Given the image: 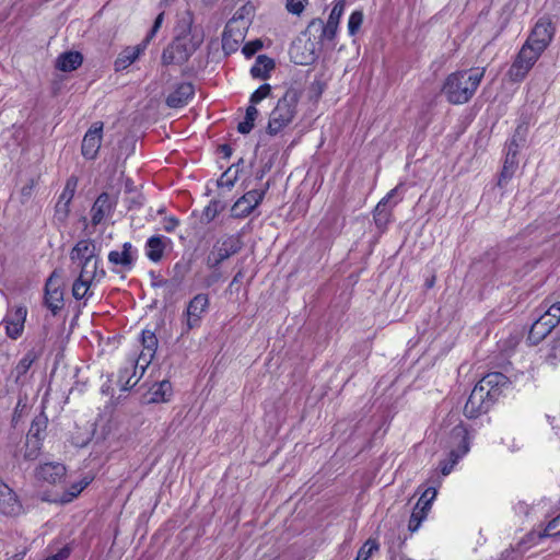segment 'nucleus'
<instances>
[{"mask_svg": "<svg viewBox=\"0 0 560 560\" xmlns=\"http://www.w3.org/2000/svg\"><path fill=\"white\" fill-rule=\"evenodd\" d=\"M486 69L459 70L448 74L443 83L442 93L448 103L462 105L468 103L479 88Z\"/></svg>", "mask_w": 560, "mask_h": 560, "instance_id": "obj_1", "label": "nucleus"}, {"mask_svg": "<svg viewBox=\"0 0 560 560\" xmlns=\"http://www.w3.org/2000/svg\"><path fill=\"white\" fill-rule=\"evenodd\" d=\"M303 96V89L298 84H291L278 98L269 114L266 132L275 137L289 127L299 113V104Z\"/></svg>", "mask_w": 560, "mask_h": 560, "instance_id": "obj_2", "label": "nucleus"}, {"mask_svg": "<svg viewBox=\"0 0 560 560\" xmlns=\"http://www.w3.org/2000/svg\"><path fill=\"white\" fill-rule=\"evenodd\" d=\"M470 440V433L465 425L458 424L452 429L450 435L451 451L439 465L442 475H448L458 460L469 452Z\"/></svg>", "mask_w": 560, "mask_h": 560, "instance_id": "obj_3", "label": "nucleus"}, {"mask_svg": "<svg viewBox=\"0 0 560 560\" xmlns=\"http://www.w3.org/2000/svg\"><path fill=\"white\" fill-rule=\"evenodd\" d=\"M202 39L195 38V36H179L176 37L162 52V63L183 65L200 46Z\"/></svg>", "mask_w": 560, "mask_h": 560, "instance_id": "obj_4", "label": "nucleus"}, {"mask_svg": "<svg viewBox=\"0 0 560 560\" xmlns=\"http://www.w3.org/2000/svg\"><path fill=\"white\" fill-rule=\"evenodd\" d=\"M164 21V12H161L154 20V23L144 37V39L136 46L125 47L117 56L114 68L115 71L119 72L131 66L147 49L150 42L154 38Z\"/></svg>", "mask_w": 560, "mask_h": 560, "instance_id": "obj_5", "label": "nucleus"}, {"mask_svg": "<svg viewBox=\"0 0 560 560\" xmlns=\"http://www.w3.org/2000/svg\"><path fill=\"white\" fill-rule=\"evenodd\" d=\"M542 54L524 43L516 54L506 75L512 82L523 81Z\"/></svg>", "mask_w": 560, "mask_h": 560, "instance_id": "obj_6", "label": "nucleus"}, {"mask_svg": "<svg viewBox=\"0 0 560 560\" xmlns=\"http://www.w3.org/2000/svg\"><path fill=\"white\" fill-rule=\"evenodd\" d=\"M210 301L208 294L199 293L195 295L187 304L183 313L180 337L187 335L190 330L199 328L203 316L209 310Z\"/></svg>", "mask_w": 560, "mask_h": 560, "instance_id": "obj_7", "label": "nucleus"}, {"mask_svg": "<svg viewBox=\"0 0 560 560\" xmlns=\"http://www.w3.org/2000/svg\"><path fill=\"white\" fill-rule=\"evenodd\" d=\"M243 248V241L240 234L223 236L213 245L212 250L207 256V266L210 269H218L219 266L237 254Z\"/></svg>", "mask_w": 560, "mask_h": 560, "instance_id": "obj_8", "label": "nucleus"}, {"mask_svg": "<svg viewBox=\"0 0 560 560\" xmlns=\"http://www.w3.org/2000/svg\"><path fill=\"white\" fill-rule=\"evenodd\" d=\"M345 0H339L334 5L326 23L322 19H314L307 26V32L319 33L320 42L332 40L336 37L339 21L345 10Z\"/></svg>", "mask_w": 560, "mask_h": 560, "instance_id": "obj_9", "label": "nucleus"}, {"mask_svg": "<svg viewBox=\"0 0 560 560\" xmlns=\"http://www.w3.org/2000/svg\"><path fill=\"white\" fill-rule=\"evenodd\" d=\"M555 34L556 25L551 18L544 15L537 20L525 43L529 44L542 54L551 44Z\"/></svg>", "mask_w": 560, "mask_h": 560, "instance_id": "obj_10", "label": "nucleus"}, {"mask_svg": "<svg viewBox=\"0 0 560 560\" xmlns=\"http://www.w3.org/2000/svg\"><path fill=\"white\" fill-rule=\"evenodd\" d=\"M270 188L269 180L262 188L252 189L240 197L231 208V217L242 219L248 217L264 200L266 192Z\"/></svg>", "mask_w": 560, "mask_h": 560, "instance_id": "obj_11", "label": "nucleus"}, {"mask_svg": "<svg viewBox=\"0 0 560 560\" xmlns=\"http://www.w3.org/2000/svg\"><path fill=\"white\" fill-rule=\"evenodd\" d=\"M107 258L114 273L131 271L138 259V249L130 242H125L121 249L110 250Z\"/></svg>", "mask_w": 560, "mask_h": 560, "instance_id": "obj_12", "label": "nucleus"}, {"mask_svg": "<svg viewBox=\"0 0 560 560\" xmlns=\"http://www.w3.org/2000/svg\"><path fill=\"white\" fill-rule=\"evenodd\" d=\"M320 50V40H312L311 38L293 42L289 54L291 60L296 65L308 66L316 61Z\"/></svg>", "mask_w": 560, "mask_h": 560, "instance_id": "obj_13", "label": "nucleus"}, {"mask_svg": "<svg viewBox=\"0 0 560 560\" xmlns=\"http://www.w3.org/2000/svg\"><path fill=\"white\" fill-rule=\"evenodd\" d=\"M494 401L495 400L488 396L486 392H482V389L476 385L464 406V415L467 418H477L486 413Z\"/></svg>", "mask_w": 560, "mask_h": 560, "instance_id": "obj_14", "label": "nucleus"}, {"mask_svg": "<svg viewBox=\"0 0 560 560\" xmlns=\"http://www.w3.org/2000/svg\"><path fill=\"white\" fill-rule=\"evenodd\" d=\"M248 26L229 20L222 34V49L226 55L235 52L245 39Z\"/></svg>", "mask_w": 560, "mask_h": 560, "instance_id": "obj_15", "label": "nucleus"}, {"mask_svg": "<svg viewBox=\"0 0 560 560\" xmlns=\"http://www.w3.org/2000/svg\"><path fill=\"white\" fill-rule=\"evenodd\" d=\"M117 195L102 192L91 208V222L94 226L101 224L106 218L114 213L117 206Z\"/></svg>", "mask_w": 560, "mask_h": 560, "instance_id": "obj_16", "label": "nucleus"}, {"mask_svg": "<svg viewBox=\"0 0 560 560\" xmlns=\"http://www.w3.org/2000/svg\"><path fill=\"white\" fill-rule=\"evenodd\" d=\"M26 316L27 310L25 306H16L8 310L1 323L5 327V334L9 338L16 340L22 336Z\"/></svg>", "mask_w": 560, "mask_h": 560, "instance_id": "obj_17", "label": "nucleus"}, {"mask_svg": "<svg viewBox=\"0 0 560 560\" xmlns=\"http://www.w3.org/2000/svg\"><path fill=\"white\" fill-rule=\"evenodd\" d=\"M102 138L103 122L96 121L89 128L82 140L81 153L85 159L94 160L97 156Z\"/></svg>", "mask_w": 560, "mask_h": 560, "instance_id": "obj_18", "label": "nucleus"}, {"mask_svg": "<svg viewBox=\"0 0 560 560\" xmlns=\"http://www.w3.org/2000/svg\"><path fill=\"white\" fill-rule=\"evenodd\" d=\"M54 271L45 283V305L56 315L63 307V291Z\"/></svg>", "mask_w": 560, "mask_h": 560, "instance_id": "obj_19", "label": "nucleus"}, {"mask_svg": "<svg viewBox=\"0 0 560 560\" xmlns=\"http://www.w3.org/2000/svg\"><path fill=\"white\" fill-rule=\"evenodd\" d=\"M23 512V505L12 488L0 480V514L18 516Z\"/></svg>", "mask_w": 560, "mask_h": 560, "instance_id": "obj_20", "label": "nucleus"}, {"mask_svg": "<svg viewBox=\"0 0 560 560\" xmlns=\"http://www.w3.org/2000/svg\"><path fill=\"white\" fill-rule=\"evenodd\" d=\"M509 384V378L503 373L491 372L485 375L476 385L493 400H497Z\"/></svg>", "mask_w": 560, "mask_h": 560, "instance_id": "obj_21", "label": "nucleus"}, {"mask_svg": "<svg viewBox=\"0 0 560 560\" xmlns=\"http://www.w3.org/2000/svg\"><path fill=\"white\" fill-rule=\"evenodd\" d=\"M70 260L77 266L86 262H92L95 259H100L96 254V245L92 240H80L75 243L69 254Z\"/></svg>", "mask_w": 560, "mask_h": 560, "instance_id": "obj_22", "label": "nucleus"}, {"mask_svg": "<svg viewBox=\"0 0 560 560\" xmlns=\"http://www.w3.org/2000/svg\"><path fill=\"white\" fill-rule=\"evenodd\" d=\"M141 343L143 349L136 361L137 364H140L141 372L143 373L158 349L159 341L154 331L144 329L141 335Z\"/></svg>", "mask_w": 560, "mask_h": 560, "instance_id": "obj_23", "label": "nucleus"}, {"mask_svg": "<svg viewBox=\"0 0 560 560\" xmlns=\"http://www.w3.org/2000/svg\"><path fill=\"white\" fill-rule=\"evenodd\" d=\"M195 95V86L190 82H183L176 85L173 92L166 97V105L170 108H182L188 104V102Z\"/></svg>", "mask_w": 560, "mask_h": 560, "instance_id": "obj_24", "label": "nucleus"}, {"mask_svg": "<svg viewBox=\"0 0 560 560\" xmlns=\"http://www.w3.org/2000/svg\"><path fill=\"white\" fill-rule=\"evenodd\" d=\"M66 476V467L60 463H45L36 469V478L55 485Z\"/></svg>", "mask_w": 560, "mask_h": 560, "instance_id": "obj_25", "label": "nucleus"}, {"mask_svg": "<svg viewBox=\"0 0 560 560\" xmlns=\"http://www.w3.org/2000/svg\"><path fill=\"white\" fill-rule=\"evenodd\" d=\"M171 244V240L163 235H152L145 242V256L152 262H159L164 255V250Z\"/></svg>", "mask_w": 560, "mask_h": 560, "instance_id": "obj_26", "label": "nucleus"}, {"mask_svg": "<svg viewBox=\"0 0 560 560\" xmlns=\"http://www.w3.org/2000/svg\"><path fill=\"white\" fill-rule=\"evenodd\" d=\"M401 185L393 188L375 207L373 218L378 229H385L389 222L390 211L386 208L390 199H393L400 189Z\"/></svg>", "mask_w": 560, "mask_h": 560, "instance_id": "obj_27", "label": "nucleus"}, {"mask_svg": "<svg viewBox=\"0 0 560 560\" xmlns=\"http://www.w3.org/2000/svg\"><path fill=\"white\" fill-rule=\"evenodd\" d=\"M83 62V56L79 51H66L58 56L56 68L62 72L78 69Z\"/></svg>", "mask_w": 560, "mask_h": 560, "instance_id": "obj_28", "label": "nucleus"}, {"mask_svg": "<svg viewBox=\"0 0 560 560\" xmlns=\"http://www.w3.org/2000/svg\"><path fill=\"white\" fill-rule=\"evenodd\" d=\"M275 68L273 59L266 55H259L254 66L250 68V74L255 79L266 80L269 78L271 70Z\"/></svg>", "mask_w": 560, "mask_h": 560, "instance_id": "obj_29", "label": "nucleus"}, {"mask_svg": "<svg viewBox=\"0 0 560 560\" xmlns=\"http://www.w3.org/2000/svg\"><path fill=\"white\" fill-rule=\"evenodd\" d=\"M38 359V354L34 350L27 351L14 368L15 383L24 384L25 376L32 364Z\"/></svg>", "mask_w": 560, "mask_h": 560, "instance_id": "obj_30", "label": "nucleus"}, {"mask_svg": "<svg viewBox=\"0 0 560 560\" xmlns=\"http://www.w3.org/2000/svg\"><path fill=\"white\" fill-rule=\"evenodd\" d=\"M138 366H140V364H137V361L132 360L127 366L119 370L118 383L122 390H129L138 383L139 377L133 381Z\"/></svg>", "mask_w": 560, "mask_h": 560, "instance_id": "obj_31", "label": "nucleus"}, {"mask_svg": "<svg viewBox=\"0 0 560 560\" xmlns=\"http://www.w3.org/2000/svg\"><path fill=\"white\" fill-rule=\"evenodd\" d=\"M518 162L516 160V151L512 152L511 149H509L502 171L499 176L498 186L503 187L513 177Z\"/></svg>", "mask_w": 560, "mask_h": 560, "instance_id": "obj_32", "label": "nucleus"}, {"mask_svg": "<svg viewBox=\"0 0 560 560\" xmlns=\"http://www.w3.org/2000/svg\"><path fill=\"white\" fill-rule=\"evenodd\" d=\"M101 259H95L92 262H86L78 266L80 268L79 276L81 279H88V281L101 280L106 276L104 269H100Z\"/></svg>", "mask_w": 560, "mask_h": 560, "instance_id": "obj_33", "label": "nucleus"}, {"mask_svg": "<svg viewBox=\"0 0 560 560\" xmlns=\"http://www.w3.org/2000/svg\"><path fill=\"white\" fill-rule=\"evenodd\" d=\"M544 313L537 318L545 322V325L552 330L560 323V302H556L549 306L542 305Z\"/></svg>", "mask_w": 560, "mask_h": 560, "instance_id": "obj_34", "label": "nucleus"}, {"mask_svg": "<svg viewBox=\"0 0 560 560\" xmlns=\"http://www.w3.org/2000/svg\"><path fill=\"white\" fill-rule=\"evenodd\" d=\"M171 392L172 385L168 381L155 383L151 388L149 401L154 404L167 401L171 396Z\"/></svg>", "mask_w": 560, "mask_h": 560, "instance_id": "obj_35", "label": "nucleus"}, {"mask_svg": "<svg viewBox=\"0 0 560 560\" xmlns=\"http://www.w3.org/2000/svg\"><path fill=\"white\" fill-rule=\"evenodd\" d=\"M48 419L44 413L36 416L30 427V430L26 434L27 438H33L43 442L45 438V432L47 429Z\"/></svg>", "mask_w": 560, "mask_h": 560, "instance_id": "obj_36", "label": "nucleus"}, {"mask_svg": "<svg viewBox=\"0 0 560 560\" xmlns=\"http://www.w3.org/2000/svg\"><path fill=\"white\" fill-rule=\"evenodd\" d=\"M226 208V202L220 199H212L209 205L203 209L201 215L202 223H210L217 215H219Z\"/></svg>", "mask_w": 560, "mask_h": 560, "instance_id": "obj_37", "label": "nucleus"}, {"mask_svg": "<svg viewBox=\"0 0 560 560\" xmlns=\"http://www.w3.org/2000/svg\"><path fill=\"white\" fill-rule=\"evenodd\" d=\"M552 330H550L546 325L545 322H540L536 319L528 332L527 341L530 345H537L541 340H544Z\"/></svg>", "mask_w": 560, "mask_h": 560, "instance_id": "obj_38", "label": "nucleus"}, {"mask_svg": "<svg viewBox=\"0 0 560 560\" xmlns=\"http://www.w3.org/2000/svg\"><path fill=\"white\" fill-rule=\"evenodd\" d=\"M255 15V7L250 2L245 3L240 9L236 10V12L233 14V16L230 19L232 21H235L236 23H240L241 25L250 26L252 21Z\"/></svg>", "mask_w": 560, "mask_h": 560, "instance_id": "obj_39", "label": "nucleus"}, {"mask_svg": "<svg viewBox=\"0 0 560 560\" xmlns=\"http://www.w3.org/2000/svg\"><path fill=\"white\" fill-rule=\"evenodd\" d=\"M540 351L544 361L551 366H556L560 361V339L553 340Z\"/></svg>", "mask_w": 560, "mask_h": 560, "instance_id": "obj_40", "label": "nucleus"}, {"mask_svg": "<svg viewBox=\"0 0 560 560\" xmlns=\"http://www.w3.org/2000/svg\"><path fill=\"white\" fill-rule=\"evenodd\" d=\"M258 115H259L258 109L254 105H249L246 108L244 120L237 125V131L242 135L249 133L255 126V121H256Z\"/></svg>", "mask_w": 560, "mask_h": 560, "instance_id": "obj_41", "label": "nucleus"}, {"mask_svg": "<svg viewBox=\"0 0 560 560\" xmlns=\"http://www.w3.org/2000/svg\"><path fill=\"white\" fill-rule=\"evenodd\" d=\"M93 281H88V279H81L78 277L72 285V295L75 300L90 299L92 296L91 285Z\"/></svg>", "mask_w": 560, "mask_h": 560, "instance_id": "obj_42", "label": "nucleus"}, {"mask_svg": "<svg viewBox=\"0 0 560 560\" xmlns=\"http://www.w3.org/2000/svg\"><path fill=\"white\" fill-rule=\"evenodd\" d=\"M77 186H78V178L75 176H70L66 182V185L63 187L62 192L60 194V196L58 198V201L66 202V203L70 205L73 199Z\"/></svg>", "mask_w": 560, "mask_h": 560, "instance_id": "obj_43", "label": "nucleus"}, {"mask_svg": "<svg viewBox=\"0 0 560 560\" xmlns=\"http://www.w3.org/2000/svg\"><path fill=\"white\" fill-rule=\"evenodd\" d=\"M40 448H42V441L26 436L25 453H24L25 459H27V460L36 459L39 455Z\"/></svg>", "mask_w": 560, "mask_h": 560, "instance_id": "obj_44", "label": "nucleus"}, {"mask_svg": "<svg viewBox=\"0 0 560 560\" xmlns=\"http://www.w3.org/2000/svg\"><path fill=\"white\" fill-rule=\"evenodd\" d=\"M272 88L268 83L261 84L257 90H255L249 97V105H254L256 107L265 98L271 95Z\"/></svg>", "mask_w": 560, "mask_h": 560, "instance_id": "obj_45", "label": "nucleus"}, {"mask_svg": "<svg viewBox=\"0 0 560 560\" xmlns=\"http://www.w3.org/2000/svg\"><path fill=\"white\" fill-rule=\"evenodd\" d=\"M238 178V171H233V167H229L218 179L219 187H226L231 189Z\"/></svg>", "mask_w": 560, "mask_h": 560, "instance_id": "obj_46", "label": "nucleus"}, {"mask_svg": "<svg viewBox=\"0 0 560 560\" xmlns=\"http://www.w3.org/2000/svg\"><path fill=\"white\" fill-rule=\"evenodd\" d=\"M376 550H378V544L373 539H368L359 549L354 560H369Z\"/></svg>", "mask_w": 560, "mask_h": 560, "instance_id": "obj_47", "label": "nucleus"}, {"mask_svg": "<svg viewBox=\"0 0 560 560\" xmlns=\"http://www.w3.org/2000/svg\"><path fill=\"white\" fill-rule=\"evenodd\" d=\"M436 497V489L435 488H428L424 490L422 495L419 498L416 506L421 508L422 510L429 511L431 509L432 501Z\"/></svg>", "mask_w": 560, "mask_h": 560, "instance_id": "obj_48", "label": "nucleus"}, {"mask_svg": "<svg viewBox=\"0 0 560 560\" xmlns=\"http://www.w3.org/2000/svg\"><path fill=\"white\" fill-rule=\"evenodd\" d=\"M363 22V13L361 11H353L348 21V31L350 35H354Z\"/></svg>", "mask_w": 560, "mask_h": 560, "instance_id": "obj_49", "label": "nucleus"}, {"mask_svg": "<svg viewBox=\"0 0 560 560\" xmlns=\"http://www.w3.org/2000/svg\"><path fill=\"white\" fill-rule=\"evenodd\" d=\"M70 213V205L66 202H59L57 201L55 206V220L59 223H65L69 217Z\"/></svg>", "mask_w": 560, "mask_h": 560, "instance_id": "obj_50", "label": "nucleus"}, {"mask_svg": "<svg viewBox=\"0 0 560 560\" xmlns=\"http://www.w3.org/2000/svg\"><path fill=\"white\" fill-rule=\"evenodd\" d=\"M261 48H262V42L260 39H255V40L246 43L242 48V52L244 54V56L246 58H252Z\"/></svg>", "mask_w": 560, "mask_h": 560, "instance_id": "obj_51", "label": "nucleus"}, {"mask_svg": "<svg viewBox=\"0 0 560 560\" xmlns=\"http://www.w3.org/2000/svg\"><path fill=\"white\" fill-rule=\"evenodd\" d=\"M560 525V514L552 518L546 526L544 533L540 537H551V536H560V529L556 532V529Z\"/></svg>", "mask_w": 560, "mask_h": 560, "instance_id": "obj_52", "label": "nucleus"}, {"mask_svg": "<svg viewBox=\"0 0 560 560\" xmlns=\"http://www.w3.org/2000/svg\"><path fill=\"white\" fill-rule=\"evenodd\" d=\"M307 0H287L285 8L287 10L295 15H300L304 8Z\"/></svg>", "mask_w": 560, "mask_h": 560, "instance_id": "obj_53", "label": "nucleus"}, {"mask_svg": "<svg viewBox=\"0 0 560 560\" xmlns=\"http://www.w3.org/2000/svg\"><path fill=\"white\" fill-rule=\"evenodd\" d=\"M179 219L173 215L165 217L162 220V229L167 233L174 232L179 226Z\"/></svg>", "mask_w": 560, "mask_h": 560, "instance_id": "obj_54", "label": "nucleus"}, {"mask_svg": "<svg viewBox=\"0 0 560 560\" xmlns=\"http://www.w3.org/2000/svg\"><path fill=\"white\" fill-rule=\"evenodd\" d=\"M70 553H71L70 547L65 546L57 553L49 556L44 560H66L67 558H69Z\"/></svg>", "mask_w": 560, "mask_h": 560, "instance_id": "obj_55", "label": "nucleus"}, {"mask_svg": "<svg viewBox=\"0 0 560 560\" xmlns=\"http://www.w3.org/2000/svg\"><path fill=\"white\" fill-rule=\"evenodd\" d=\"M421 521L419 517H416V516H410V520H409V523H408V529L411 532V533H415L416 530H418V528L420 527L421 525Z\"/></svg>", "mask_w": 560, "mask_h": 560, "instance_id": "obj_56", "label": "nucleus"}, {"mask_svg": "<svg viewBox=\"0 0 560 560\" xmlns=\"http://www.w3.org/2000/svg\"><path fill=\"white\" fill-rule=\"evenodd\" d=\"M220 153L223 155L224 159H229L232 155V148L229 144H221L219 147Z\"/></svg>", "mask_w": 560, "mask_h": 560, "instance_id": "obj_57", "label": "nucleus"}, {"mask_svg": "<svg viewBox=\"0 0 560 560\" xmlns=\"http://www.w3.org/2000/svg\"><path fill=\"white\" fill-rule=\"evenodd\" d=\"M427 513H428V511L422 510L421 508L415 506L411 515L416 516V517H419L420 521L422 522L425 518Z\"/></svg>", "mask_w": 560, "mask_h": 560, "instance_id": "obj_58", "label": "nucleus"}, {"mask_svg": "<svg viewBox=\"0 0 560 560\" xmlns=\"http://www.w3.org/2000/svg\"><path fill=\"white\" fill-rule=\"evenodd\" d=\"M515 510L517 512H520V513H525L526 514L528 512V506L525 503L520 502V503L516 504Z\"/></svg>", "mask_w": 560, "mask_h": 560, "instance_id": "obj_59", "label": "nucleus"}, {"mask_svg": "<svg viewBox=\"0 0 560 560\" xmlns=\"http://www.w3.org/2000/svg\"><path fill=\"white\" fill-rule=\"evenodd\" d=\"M244 163V160L241 158L236 163L231 165L230 167H233V171L237 170L238 173L241 172V165Z\"/></svg>", "mask_w": 560, "mask_h": 560, "instance_id": "obj_60", "label": "nucleus"}, {"mask_svg": "<svg viewBox=\"0 0 560 560\" xmlns=\"http://www.w3.org/2000/svg\"><path fill=\"white\" fill-rule=\"evenodd\" d=\"M132 186H133L132 180L128 178V179L126 180V190H127V191H132Z\"/></svg>", "mask_w": 560, "mask_h": 560, "instance_id": "obj_61", "label": "nucleus"}, {"mask_svg": "<svg viewBox=\"0 0 560 560\" xmlns=\"http://www.w3.org/2000/svg\"><path fill=\"white\" fill-rule=\"evenodd\" d=\"M24 555H25V552L16 553V555H14L12 558H10L8 560H22Z\"/></svg>", "mask_w": 560, "mask_h": 560, "instance_id": "obj_62", "label": "nucleus"}, {"mask_svg": "<svg viewBox=\"0 0 560 560\" xmlns=\"http://www.w3.org/2000/svg\"><path fill=\"white\" fill-rule=\"evenodd\" d=\"M265 174H266V171L262 168V170H260V171H258V172L256 173V178H257L258 180H261V179H262V177L265 176Z\"/></svg>", "mask_w": 560, "mask_h": 560, "instance_id": "obj_63", "label": "nucleus"}, {"mask_svg": "<svg viewBox=\"0 0 560 560\" xmlns=\"http://www.w3.org/2000/svg\"><path fill=\"white\" fill-rule=\"evenodd\" d=\"M242 278V271H238L234 278H233V281H232V284L235 283V282H238L240 279Z\"/></svg>", "mask_w": 560, "mask_h": 560, "instance_id": "obj_64", "label": "nucleus"}]
</instances>
